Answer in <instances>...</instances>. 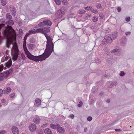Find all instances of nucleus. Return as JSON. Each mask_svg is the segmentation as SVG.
Masks as SVG:
<instances>
[{"instance_id": "1", "label": "nucleus", "mask_w": 134, "mask_h": 134, "mask_svg": "<svg viewBox=\"0 0 134 134\" xmlns=\"http://www.w3.org/2000/svg\"><path fill=\"white\" fill-rule=\"evenodd\" d=\"M26 51H25L27 57L30 59L32 60L35 62L42 61L44 60L42 54L38 56H34L31 54L28 51L27 49H26Z\"/></svg>"}, {"instance_id": "2", "label": "nucleus", "mask_w": 134, "mask_h": 134, "mask_svg": "<svg viewBox=\"0 0 134 134\" xmlns=\"http://www.w3.org/2000/svg\"><path fill=\"white\" fill-rule=\"evenodd\" d=\"M53 44H52V47L51 45L50 46H48L45 50V53H44L42 54L44 60L49 56L53 51Z\"/></svg>"}, {"instance_id": "3", "label": "nucleus", "mask_w": 134, "mask_h": 134, "mask_svg": "<svg viewBox=\"0 0 134 134\" xmlns=\"http://www.w3.org/2000/svg\"><path fill=\"white\" fill-rule=\"evenodd\" d=\"M113 35L111 36V37L108 38L107 39L104 38L102 41V43L103 45L105 44L106 43H110L112 42V39H114L115 38L117 37L116 35L114 36V37H113Z\"/></svg>"}, {"instance_id": "4", "label": "nucleus", "mask_w": 134, "mask_h": 134, "mask_svg": "<svg viewBox=\"0 0 134 134\" xmlns=\"http://www.w3.org/2000/svg\"><path fill=\"white\" fill-rule=\"evenodd\" d=\"M19 50L18 48L15 49L14 52L13 54L11 53L12 55V59L14 61L16 60L18 58L19 55Z\"/></svg>"}, {"instance_id": "5", "label": "nucleus", "mask_w": 134, "mask_h": 134, "mask_svg": "<svg viewBox=\"0 0 134 134\" xmlns=\"http://www.w3.org/2000/svg\"><path fill=\"white\" fill-rule=\"evenodd\" d=\"M42 34H43L45 36L47 40L46 44L47 47L48 46H50V45L49 44V43L50 42L52 44H53L51 38L50 37V36L48 35L47 33L43 32Z\"/></svg>"}, {"instance_id": "6", "label": "nucleus", "mask_w": 134, "mask_h": 134, "mask_svg": "<svg viewBox=\"0 0 134 134\" xmlns=\"http://www.w3.org/2000/svg\"><path fill=\"white\" fill-rule=\"evenodd\" d=\"M9 7L11 14L14 16L16 15V10L14 7L11 5H10Z\"/></svg>"}, {"instance_id": "7", "label": "nucleus", "mask_w": 134, "mask_h": 134, "mask_svg": "<svg viewBox=\"0 0 134 134\" xmlns=\"http://www.w3.org/2000/svg\"><path fill=\"white\" fill-rule=\"evenodd\" d=\"M12 130L13 134L19 133V130L16 126H13L12 129Z\"/></svg>"}, {"instance_id": "8", "label": "nucleus", "mask_w": 134, "mask_h": 134, "mask_svg": "<svg viewBox=\"0 0 134 134\" xmlns=\"http://www.w3.org/2000/svg\"><path fill=\"white\" fill-rule=\"evenodd\" d=\"M11 91V88L9 87L5 88L3 90V93L7 94L9 93Z\"/></svg>"}, {"instance_id": "9", "label": "nucleus", "mask_w": 134, "mask_h": 134, "mask_svg": "<svg viewBox=\"0 0 134 134\" xmlns=\"http://www.w3.org/2000/svg\"><path fill=\"white\" fill-rule=\"evenodd\" d=\"M27 37L26 36H25L24 38V42H23V49L24 51H26V49H27V48L26 47V41L27 39Z\"/></svg>"}, {"instance_id": "10", "label": "nucleus", "mask_w": 134, "mask_h": 134, "mask_svg": "<svg viewBox=\"0 0 134 134\" xmlns=\"http://www.w3.org/2000/svg\"><path fill=\"white\" fill-rule=\"evenodd\" d=\"M42 28L43 32H44L47 33L49 32L50 31L51 28L49 27L46 26Z\"/></svg>"}, {"instance_id": "11", "label": "nucleus", "mask_w": 134, "mask_h": 134, "mask_svg": "<svg viewBox=\"0 0 134 134\" xmlns=\"http://www.w3.org/2000/svg\"><path fill=\"white\" fill-rule=\"evenodd\" d=\"M27 47L30 50H32L35 48V45L34 44L30 43L27 45Z\"/></svg>"}, {"instance_id": "12", "label": "nucleus", "mask_w": 134, "mask_h": 134, "mask_svg": "<svg viewBox=\"0 0 134 134\" xmlns=\"http://www.w3.org/2000/svg\"><path fill=\"white\" fill-rule=\"evenodd\" d=\"M57 131L60 133H63L64 132L65 130L64 129L60 126H57Z\"/></svg>"}, {"instance_id": "13", "label": "nucleus", "mask_w": 134, "mask_h": 134, "mask_svg": "<svg viewBox=\"0 0 134 134\" xmlns=\"http://www.w3.org/2000/svg\"><path fill=\"white\" fill-rule=\"evenodd\" d=\"M33 121L36 124H39L40 122V118L38 116H36L35 118Z\"/></svg>"}, {"instance_id": "14", "label": "nucleus", "mask_w": 134, "mask_h": 134, "mask_svg": "<svg viewBox=\"0 0 134 134\" xmlns=\"http://www.w3.org/2000/svg\"><path fill=\"white\" fill-rule=\"evenodd\" d=\"M36 105L38 106L40 105L41 103V101L39 98H36L35 100Z\"/></svg>"}, {"instance_id": "15", "label": "nucleus", "mask_w": 134, "mask_h": 134, "mask_svg": "<svg viewBox=\"0 0 134 134\" xmlns=\"http://www.w3.org/2000/svg\"><path fill=\"white\" fill-rule=\"evenodd\" d=\"M43 21L45 25H47L48 26H50L52 24V23L50 20H47L46 21L44 20Z\"/></svg>"}, {"instance_id": "16", "label": "nucleus", "mask_w": 134, "mask_h": 134, "mask_svg": "<svg viewBox=\"0 0 134 134\" xmlns=\"http://www.w3.org/2000/svg\"><path fill=\"white\" fill-rule=\"evenodd\" d=\"M29 129L30 131L34 132L36 130V126H29Z\"/></svg>"}, {"instance_id": "17", "label": "nucleus", "mask_w": 134, "mask_h": 134, "mask_svg": "<svg viewBox=\"0 0 134 134\" xmlns=\"http://www.w3.org/2000/svg\"><path fill=\"white\" fill-rule=\"evenodd\" d=\"M44 132L45 134H52V132L51 130L48 128H47L44 130Z\"/></svg>"}, {"instance_id": "18", "label": "nucleus", "mask_w": 134, "mask_h": 134, "mask_svg": "<svg viewBox=\"0 0 134 134\" xmlns=\"http://www.w3.org/2000/svg\"><path fill=\"white\" fill-rule=\"evenodd\" d=\"M45 24L44 23V21H43L42 22H41L40 23L37 25L38 27H39L40 28H42L43 27H44L45 26Z\"/></svg>"}, {"instance_id": "19", "label": "nucleus", "mask_w": 134, "mask_h": 134, "mask_svg": "<svg viewBox=\"0 0 134 134\" xmlns=\"http://www.w3.org/2000/svg\"><path fill=\"white\" fill-rule=\"evenodd\" d=\"M36 34V33H40L42 34L44 32L42 31V28H38L37 29H35Z\"/></svg>"}, {"instance_id": "20", "label": "nucleus", "mask_w": 134, "mask_h": 134, "mask_svg": "<svg viewBox=\"0 0 134 134\" xmlns=\"http://www.w3.org/2000/svg\"><path fill=\"white\" fill-rule=\"evenodd\" d=\"M5 23L6 25H12L14 24V21L13 20H11L6 22Z\"/></svg>"}, {"instance_id": "21", "label": "nucleus", "mask_w": 134, "mask_h": 134, "mask_svg": "<svg viewBox=\"0 0 134 134\" xmlns=\"http://www.w3.org/2000/svg\"><path fill=\"white\" fill-rule=\"evenodd\" d=\"M6 16L7 19L8 20H10L12 18V16L10 15V14L9 13H7L6 14Z\"/></svg>"}, {"instance_id": "22", "label": "nucleus", "mask_w": 134, "mask_h": 134, "mask_svg": "<svg viewBox=\"0 0 134 134\" xmlns=\"http://www.w3.org/2000/svg\"><path fill=\"white\" fill-rule=\"evenodd\" d=\"M1 2L2 5L3 6L7 4L6 0H1Z\"/></svg>"}, {"instance_id": "23", "label": "nucleus", "mask_w": 134, "mask_h": 134, "mask_svg": "<svg viewBox=\"0 0 134 134\" xmlns=\"http://www.w3.org/2000/svg\"><path fill=\"white\" fill-rule=\"evenodd\" d=\"M92 20L93 22L95 23L98 20V17L96 16H95L93 18Z\"/></svg>"}, {"instance_id": "24", "label": "nucleus", "mask_w": 134, "mask_h": 134, "mask_svg": "<svg viewBox=\"0 0 134 134\" xmlns=\"http://www.w3.org/2000/svg\"><path fill=\"white\" fill-rule=\"evenodd\" d=\"M29 32L30 35L31 34H36L35 29L30 30H29Z\"/></svg>"}, {"instance_id": "25", "label": "nucleus", "mask_w": 134, "mask_h": 134, "mask_svg": "<svg viewBox=\"0 0 134 134\" xmlns=\"http://www.w3.org/2000/svg\"><path fill=\"white\" fill-rule=\"evenodd\" d=\"M8 42V43L10 45L11 44H13V43L12 42L8 41L7 40H6V46L8 48H9V45H8L7 44Z\"/></svg>"}, {"instance_id": "26", "label": "nucleus", "mask_w": 134, "mask_h": 134, "mask_svg": "<svg viewBox=\"0 0 134 134\" xmlns=\"http://www.w3.org/2000/svg\"><path fill=\"white\" fill-rule=\"evenodd\" d=\"M62 3L64 5H66L69 4L67 0H64L62 2Z\"/></svg>"}, {"instance_id": "27", "label": "nucleus", "mask_w": 134, "mask_h": 134, "mask_svg": "<svg viewBox=\"0 0 134 134\" xmlns=\"http://www.w3.org/2000/svg\"><path fill=\"white\" fill-rule=\"evenodd\" d=\"M85 9L87 10H92L93 8L92 7H85Z\"/></svg>"}, {"instance_id": "28", "label": "nucleus", "mask_w": 134, "mask_h": 134, "mask_svg": "<svg viewBox=\"0 0 134 134\" xmlns=\"http://www.w3.org/2000/svg\"><path fill=\"white\" fill-rule=\"evenodd\" d=\"M55 3L57 5H59L61 3L60 0H54Z\"/></svg>"}, {"instance_id": "29", "label": "nucleus", "mask_w": 134, "mask_h": 134, "mask_svg": "<svg viewBox=\"0 0 134 134\" xmlns=\"http://www.w3.org/2000/svg\"><path fill=\"white\" fill-rule=\"evenodd\" d=\"M11 63L8 64V62H7L5 64V67H7L8 68H9L11 66Z\"/></svg>"}, {"instance_id": "30", "label": "nucleus", "mask_w": 134, "mask_h": 134, "mask_svg": "<svg viewBox=\"0 0 134 134\" xmlns=\"http://www.w3.org/2000/svg\"><path fill=\"white\" fill-rule=\"evenodd\" d=\"M79 103V104H78L77 106L79 107H81L82 105L83 102L82 101H80Z\"/></svg>"}, {"instance_id": "31", "label": "nucleus", "mask_w": 134, "mask_h": 134, "mask_svg": "<svg viewBox=\"0 0 134 134\" xmlns=\"http://www.w3.org/2000/svg\"><path fill=\"white\" fill-rule=\"evenodd\" d=\"M79 14H84L85 13V12L84 10H79L78 12Z\"/></svg>"}, {"instance_id": "32", "label": "nucleus", "mask_w": 134, "mask_h": 134, "mask_svg": "<svg viewBox=\"0 0 134 134\" xmlns=\"http://www.w3.org/2000/svg\"><path fill=\"white\" fill-rule=\"evenodd\" d=\"M99 16L101 19H103L104 17V15L103 13H99Z\"/></svg>"}, {"instance_id": "33", "label": "nucleus", "mask_w": 134, "mask_h": 134, "mask_svg": "<svg viewBox=\"0 0 134 134\" xmlns=\"http://www.w3.org/2000/svg\"><path fill=\"white\" fill-rule=\"evenodd\" d=\"M96 7L98 9L100 8H102V6L101 4L100 3H97Z\"/></svg>"}, {"instance_id": "34", "label": "nucleus", "mask_w": 134, "mask_h": 134, "mask_svg": "<svg viewBox=\"0 0 134 134\" xmlns=\"http://www.w3.org/2000/svg\"><path fill=\"white\" fill-rule=\"evenodd\" d=\"M21 56L23 59L24 60H25L26 59V57L24 54L23 53H22L21 54Z\"/></svg>"}, {"instance_id": "35", "label": "nucleus", "mask_w": 134, "mask_h": 134, "mask_svg": "<svg viewBox=\"0 0 134 134\" xmlns=\"http://www.w3.org/2000/svg\"><path fill=\"white\" fill-rule=\"evenodd\" d=\"M125 74V73L123 71H121L120 74V75L121 76H124Z\"/></svg>"}, {"instance_id": "36", "label": "nucleus", "mask_w": 134, "mask_h": 134, "mask_svg": "<svg viewBox=\"0 0 134 134\" xmlns=\"http://www.w3.org/2000/svg\"><path fill=\"white\" fill-rule=\"evenodd\" d=\"M15 94L14 93H12L10 95V98H14L15 96Z\"/></svg>"}, {"instance_id": "37", "label": "nucleus", "mask_w": 134, "mask_h": 134, "mask_svg": "<svg viewBox=\"0 0 134 134\" xmlns=\"http://www.w3.org/2000/svg\"><path fill=\"white\" fill-rule=\"evenodd\" d=\"M92 12L95 14L97 13H98V11L96 9H92Z\"/></svg>"}, {"instance_id": "38", "label": "nucleus", "mask_w": 134, "mask_h": 134, "mask_svg": "<svg viewBox=\"0 0 134 134\" xmlns=\"http://www.w3.org/2000/svg\"><path fill=\"white\" fill-rule=\"evenodd\" d=\"M92 118L90 116H88L87 118V120L88 121H91L92 120Z\"/></svg>"}, {"instance_id": "39", "label": "nucleus", "mask_w": 134, "mask_h": 134, "mask_svg": "<svg viewBox=\"0 0 134 134\" xmlns=\"http://www.w3.org/2000/svg\"><path fill=\"white\" fill-rule=\"evenodd\" d=\"M5 132V131L4 130L0 131V134H4Z\"/></svg>"}, {"instance_id": "40", "label": "nucleus", "mask_w": 134, "mask_h": 134, "mask_svg": "<svg viewBox=\"0 0 134 134\" xmlns=\"http://www.w3.org/2000/svg\"><path fill=\"white\" fill-rule=\"evenodd\" d=\"M130 20V17H128L126 19V20L127 22H129Z\"/></svg>"}, {"instance_id": "41", "label": "nucleus", "mask_w": 134, "mask_h": 134, "mask_svg": "<svg viewBox=\"0 0 134 134\" xmlns=\"http://www.w3.org/2000/svg\"><path fill=\"white\" fill-rule=\"evenodd\" d=\"M118 50V49H114L112 50H111V52H115L117 51Z\"/></svg>"}, {"instance_id": "42", "label": "nucleus", "mask_w": 134, "mask_h": 134, "mask_svg": "<svg viewBox=\"0 0 134 134\" xmlns=\"http://www.w3.org/2000/svg\"><path fill=\"white\" fill-rule=\"evenodd\" d=\"M3 93V91L1 89H0V96H1L2 95Z\"/></svg>"}, {"instance_id": "43", "label": "nucleus", "mask_w": 134, "mask_h": 134, "mask_svg": "<svg viewBox=\"0 0 134 134\" xmlns=\"http://www.w3.org/2000/svg\"><path fill=\"white\" fill-rule=\"evenodd\" d=\"M69 117L71 119H73L74 117V115L73 114H70L69 115Z\"/></svg>"}, {"instance_id": "44", "label": "nucleus", "mask_w": 134, "mask_h": 134, "mask_svg": "<svg viewBox=\"0 0 134 134\" xmlns=\"http://www.w3.org/2000/svg\"><path fill=\"white\" fill-rule=\"evenodd\" d=\"M4 79V78L3 76H1L0 75V81H1L3 80Z\"/></svg>"}, {"instance_id": "45", "label": "nucleus", "mask_w": 134, "mask_h": 134, "mask_svg": "<svg viewBox=\"0 0 134 134\" xmlns=\"http://www.w3.org/2000/svg\"><path fill=\"white\" fill-rule=\"evenodd\" d=\"M117 10L118 12H120L121 11V8L120 7H118L117 8Z\"/></svg>"}, {"instance_id": "46", "label": "nucleus", "mask_w": 134, "mask_h": 134, "mask_svg": "<svg viewBox=\"0 0 134 134\" xmlns=\"http://www.w3.org/2000/svg\"><path fill=\"white\" fill-rule=\"evenodd\" d=\"M131 32L130 31L127 32L125 33V34L126 35H128L130 34Z\"/></svg>"}, {"instance_id": "47", "label": "nucleus", "mask_w": 134, "mask_h": 134, "mask_svg": "<svg viewBox=\"0 0 134 134\" xmlns=\"http://www.w3.org/2000/svg\"><path fill=\"white\" fill-rule=\"evenodd\" d=\"M30 35V33H29H29H26V34L25 36H26L27 37H28Z\"/></svg>"}, {"instance_id": "48", "label": "nucleus", "mask_w": 134, "mask_h": 134, "mask_svg": "<svg viewBox=\"0 0 134 134\" xmlns=\"http://www.w3.org/2000/svg\"><path fill=\"white\" fill-rule=\"evenodd\" d=\"M115 130L116 131H122L121 129H115Z\"/></svg>"}, {"instance_id": "49", "label": "nucleus", "mask_w": 134, "mask_h": 134, "mask_svg": "<svg viewBox=\"0 0 134 134\" xmlns=\"http://www.w3.org/2000/svg\"><path fill=\"white\" fill-rule=\"evenodd\" d=\"M7 62H8V63L10 64V62H11V65L12 64V60L10 59L9 60V61Z\"/></svg>"}, {"instance_id": "50", "label": "nucleus", "mask_w": 134, "mask_h": 134, "mask_svg": "<svg viewBox=\"0 0 134 134\" xmlns=\"http://www.w3.org/2000/svg\"><path fill=\"white\" fill-rule=\"evenodd\" d=\"M50 126H60V125L59 124H58L57 125H54L53 124H51L50 125Z\"/></svg>"}, {"instance_id": "51", "label": "nucleus", "mask_w": 134, "mask_h": 134, "mask_svg": "<svg viewBox=\"0 0 134 134\" xmlns=\"http://www.w3.org/2000/svg\"><path fill=\"white\" fill-rule=\"evenodd\" d=\"M5 102V100L3 99L1 100V102L2 103H4Z\"/></svg>"}, {"instance_id": "52", "label": "nucleus", "mask_w": 134, "mask_h": 134, "mask_svg": "<svg viewBox=\"0 0 134 134\" xmlns=\"http://www.w3.org/2000/svg\"><path fill=\"white\" fill-rule=\"evenodd\" d=\"M53 129H55L56 127V126H50Z\"/></svg>"}, {"instance_id": "53", "label": "nucleus", "mask_w": 134, "mask_h": 134, "mask_svg": "<svg viewBox=\"0 0 134 134\" xmlns=\"http://www.w3.org/2000/svg\"><path fill=\"white\" fill-rule=\"evenodd\" d=\"M103 94V93L102 92H100L99 94V96H101V95H102Z\"/></svg>"}, {"instance_id": "54", "label": "nucleus", "mask_w": 134, "mask_h": 134, "mask_svg": "<svg viewBox=\"0 0 134 134\" xmlns=\"http://www.w3.org/2000/svg\"><path fill=\"white\" fill-rule=\"evenodd\" d=\"M117 121L115 120V121H114L113 123H112L111 124V125H113L115 124V123Z\"/></svg>"}, {"instance_id": "55", "label": "nucleus", "mask_w": 134, "mask_h": 134, "mask_svg": "<svg viewBox=\"0 0 134 134\" xmlns=\"http://www.w3.org/2000/svg\"><path fill=\"white\" fill-rule=\"evenodd\" d=\"M87 128H85L84 129V131L85 132H86L87 131Z\"/></svg>"}, {"instance_id": "56", "label": "nucleus", "mask_w": 134, "mask_h": 134, "mask_svg": "<svg viewBox=\"0 0 134 134\" xmlns=\"http://www.w3.org/2000/svg\"><path fill=\"white\" fill-rule=\"evenodd\" d=\"M107 102L108 103L110 102V99H107Z\"/></svg>"}, {"instance_id": "57", "label": "nucleus", "mask_w": 134, "mask_h": 134, "mask_svg": "<svg viewBox=\"0 0 134 134\" xmlns=\"http://www.w3.org/2000/svg\"><path fill=\"white\" fill-rule=\"evenodd\" d=\"M8 57H5V60H7L8 59Z\"/></svg>"}, {"instance_id": "58", "label": "nucleus", "mask_w": 134, "mask_h": 134, "mask_svg": "<svg viewBox=\"0 0 134 134\" xmlns=\"http://www.w3.org/2000/svg\"><path fill=\"white\" fill-rule=\"evenodd\" d=\"M31 126H36L35 124H31Z\"/></svg>"}, {"instance_id": "59", "label": "nucleus", "mask_w": 134, "mask_h": 134, "mask_svg": "<svg viewBox=\"0 0 134 134\" xmlns=\"http://www.w3.org/2000/svg\"><path fill=\"white\" fill-rule=\"evenodd\" d=\"M5 22V21L4 20H3L2 21V22L3 23H4Z\"/></svg>"}, {"instance_id": "60", "label": "nucleus", "mask_w": 134, "mask_h": 134, "mask_svg": "<svg viewBox=\"0 0 134 134\" xmlns=\"http://www.w3.org/2000/svg\"><path fill=\"white\" fill-rule=\"evenodd\" d=\"M22 134H28L27 133H22Z\"/></svg>"}, {"instance_id": "61", "label": "nucleus", "mask_w": 134, "mask_h": 134, "mask_svg": "<svg viewBox=\"0 0 134 134\" xmlns=\"http://www.w3.org/2000/svg\"><path fill=\"white\" fill-rule=\"evenodd\" d=\"M46 125V124H43L42 125V126H45Z\"/></svg>"}, {"instance_id": "62", "label": "nucleus", "mask_w": 134, "mask_h": 134, "mask_svg": "<svg viewBox=\"0 0 134 134\" xmlns=\"http://www.w3.org/2000/svg\"><path fill=\"white\" fill-rule=\"evenodd\" d=\"M116 83V82H114L113 84H114V83L115 84Z\"/></svg>"}, {"instance_id": "63", "label": "nucleus", "mask_w": 134, "mask_h": 134, "mask_svg": "<svg viewBox=\"0 0 134 134\" xmlns=\"http://www.w3.org/2000/svg\"><path fill=\"white\" fill-rule=\"evenodd\" d=\"M90 28L91 29H93V28L92 27H91Z\"/></svg>"}, {"instance_id": "64", "label": "nucleus", "mask_w": 134, "mask_h": 134, "mask_svg": "<svg viewBox=\"0 0 134 134\" xmlns=\"http://www.w3.org/2000/svg\"><path fill=\"white\" fill-rule=\"evenodd\" d=\"M131 127V126H130V127Z\"/></svg>"}]
</instances>
